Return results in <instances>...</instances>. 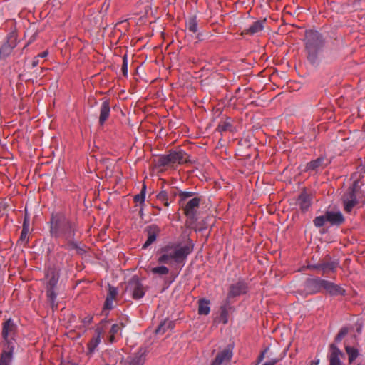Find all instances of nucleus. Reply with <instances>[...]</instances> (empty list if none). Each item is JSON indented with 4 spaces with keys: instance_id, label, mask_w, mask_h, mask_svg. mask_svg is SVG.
<instances>
[{
    "instance_id": "f257e3e1",
    "label": "nucleus",
    "mask_w": 365,
    "mask_h": 365,
    "mask_svg": "<svg viewBox=\"0 0 365 365\" xmlns=\"http://www.w3.org/2000/svg\"><path fill=\"white\" fill-rule=\"evenodd\" d=\"M48 225L50 236L61 240V247L68 251L75 250L80 255L86 253L85 246L75 240L78 232L76 220L63 212H56L51 213Z\"/></svg>"
},
{
    "instance_id": "f03ea898",
    "label": "nucleus",
    "mask_w": 365,
    "mask_h": 365,
    "mask_svg": "<svg viewBox=\"0 0 365 365\" xmlns=\"http://www.w3.org/2000/svg\"><path fill=\"white\" fill-rule=\"evenodd\" d=\"M304 45L308 61L312 66H318L320 61L319 56L324 46L322 35L317 31H306Z\"/></svg>"
},
{
    "instance_id": "7ed1b4c3",
    "label": "nucleus",
    "mask_w": 365,
    "mask_h": 365,
    "mask_svg": "<svg viewBox=\"0 0 365 365\" xmlns=\"http://www.w3.org/2000/svg\"><path fill=\"white\" fill-rule=\"evenodd\" d=\"M16 330V326L11 319L6 320L2 324L4 348L0 356V365H10L12 361L15 344L12 336Z\"/></svg>"
},
{
    "instance_id": "20e7f679",
    "label": "nucleus",
    "mask_w": 365,
    "mask_h": 365,
    "mask_svg": "<svg viewBox=\"0 0 365 365\" xmlns=\"http://www.w3.org/2000/svg\"><path fill=\"white\" fill-rule=\"evenodd\" d=\"M194 245L192 240L189 238L188 243L179 249H175L172 255H167L162 253L158 257V262L159 264H170L171 260L175 263L180 264L183 262L187 257L192 252Z\"/></svg>"
},
{
    "instance_id": "39448f33",
    "label": "nucleus",
    "mask_w": 365,
    "mask_h": 365,
    "mask_svg": "<svg viewBox=\"0 0 365 365\" xmlns=\"http://www.w3.org/2000/svg\"><path fill=\"white\" fill-rule=\"evenodd\" d=\"M348 332L349 329L347 327H342L335 336L334 342L329 345V354L328 356L329 365H341L340 357H344V354L338 348L336 344L341 342Z\"/></svg>"
},
{
    "instance_id": "423d86ee",
    "label": "nucleus",
    "mask_w": 365,
    "mask_h": 365,
    "mask_svg": "<svg viewBox=\"0 0 365 365\" xmlns=\"http://www.w3.org/2000/svg\"><path fill=\"white\" fill-rule=\"evenodd\" d=\"M339 262L338 259H331L329 255L324 259H320L317 263L308 264L307 269L316 270L321 273L322 276H329L330 274L336 272Z\"/></svg>"
},
{
    "instance_id": "0eeeda50",
    "label": "nucleus",
    "mask_w": 365,
    "mask_h": 365,
    "mask_svg": "<svg viewBox=\"0 0 365 365\" xmlns=\"http://www.w3.org/2000/svg\"><path fill=\"white\" fill-rule=\"evenodd\" d=\"M323 280L319 277H308L304 280L302 287L296 292L303 298L322 292Z\"/></svg>"
},
{
    "instance_id": "6e6552de",
    "label": "nucleus",
    "mask_w": 365,
    "mask_h": 365,
    "mask_svg": "<svg viewBox=\"0 0 365 365\" xmlns=\"http://www.w3.org/2000/svg\"><path fill=\"white\" fill-rule=\"evenodd\" d=\"M126 291L130 292L134 299H139L143 297L145 289L139 277L136 275L128 282Z\"/></svg>"
},
{
    "instance_id": "1a4fd4ad",
    "label": "nucleus",
    "mask_w": 365,
    "mask_h": 365,
    "mask_svg": "<svg viewBox=\"0 0 365 365\" xmlns=\"http://www.w3.org/2000/svg\"><path fill=\"white\" fill-rule=\"evenodd\" d=\"M108 322V321L103 319L96 327L95 329V336H93L92 339L88 343V354H93L95 351L96 347L100 344L101 336L103 334V333L105 332L106 325Z\"/></svg>"
},
{
    "instance_id": "9d476101",
    "label": "nucleus",
    "mask_w": 365,
    "mask_h": 365,
    "mask_svg": "<svg viewBox=\"0 0 365 365\" xmlns=\"http://www.w3.org/2000/svg\"><path fill=\"white\" fill-rule=\"evenodd\" d=\"M201 197H195L190 200L187 202H184L183 209L184 214L193 221L197 220V209L200 206Z\"/></svg>"
},
{
    "instance_id": "9b49d317",
    "label": "nucleus",
    "mask_w": 365,
    "mask_h": 365,
    "mask_svg": "<svg viewBox=\"0 0 365 365\" xmlns=\"http://www.w3.org/2000/svg\"><path fill=\"white\" fill-rule=\"evenodd\" d=\"M247 289V284L244 281H238L235 284H232L229 287V292L226 298L227 303L230 304L232 298L246 294Z\"/></svg>"
},
{
    "instance_id": "f8f14e48",
    "label": "nucleus",
    "mask_w": 365,
    "mask_h": 365,
    "mask_svg": "<svg viewBox=\"0 0 365 365\" xmlns=\"http://www.w3.org/2000/svg\"><path fill=\"white\" fill-rule=\"evenodd\" d=\"M232 355L233 348L229 345L217 354L215 359L211 363V365L227 364L230 361Z\"/></svg>"
},
{
    "instance_id": "ddd939ff",
    "label": "nucleus",
    "mask_w": 365,
    "mask_h": 365,
    "mask_svg": "<svg viewBox=\"0 0 365 365\" xmlns=\"http://www.w3.org/2000/svg\"><path fill=\"white\" fill-rule=\"evenodd\" d=\"M323 291H325L327 294L333 297L338 295L344 296L346 294V290L344 288L326 279L323 280L322 292Z\"/></svg>"
},
{
    "instance_id": "4468645a",
    "label": "nucleus",
    "mask_w": 365,
    "mask_h": 365,
    "mask_svg": "<svg viewBox=\"0 0 365 365\" xmlns=\"http://www.w3.org/2000/svg\"><path fill=\"white\" fill-rule=\"evenodd\" d=\"M145 231L148 235V238L143 245V249H146L151 245L156 240L161 230L157 225L153 224L146 227Z\"/></svg>"
},
{
    "instance_id": "2eb2a0df",
    "label": "nucleus",
    "mask_w": 365,
    "mask_h": 365,
    "mask_svg": "<svg viewBox=\"0 0 365 365\" xmlns=\"http://www.w3.org/2000/svg\"><path fill=\"white\" fill-rule=\"evenodd\" d=\"M145 349H140L136 354L128 356L123 365H143L145 361Z\"/></svg>"
},
{
    "instance_id": "dca6fc26",
    "label": "nucleus",
    "mask_w": 365,
    "mask_h": 365,
    "mask_svg": "<svg viewBox=\"0 0 365 365\" xmlns=\"http://www.w3.org/2000/svg\"><path fill=\"white\" fill-rule=\"evenodd\" d=\"M59 277V271L55 267L48 268L46 272V277L48 279L46 289H55L58 284Z\"/></svg>"
},
{
    "instance_id": "f3484780",
    "label": "nucleus",
    "mask_w": 365,
    "mask_h": 365,
    "mask_svg": "<svg viewBox=\"0 0 365 365\" xmlns=\"http://www.w3.org/2000/svg\"><path fill=\"white\" fill-rule=\"evenodd\" d=\"M312 196L306 191L302 192L297 199V205L302 212H307L312 205Z\"/></svg>"
},
{
    "instance_id": "a211bd4d",
    "label": "nucleus",
    "mask_w": 365,
    "mask_h": 365,
    "mask_svg": "<svg viewBox=\"0 0 365 365\" xmlns=\"http://www.w3.org/2000/svg\"><path fill=\"white\" fill-rule=\"evenodd\" d=\"M173 155V159L174 164L178 163L179 165L182 164H192L193 161L190 159V156L187 153H186L183 150L178 149L175 150H171Z\"/></svg>"
},
{
    "instance_id": "6ab92c4d",
    "label": "nucleus",
    "mask_w": 365,
    "mask_h": 365,
    "mask_svg": "<svg viewBox=\"0 0 365 365\" xmlns=\"http://www.w3.org/2000/svg\"><path fill=\"white\" fill-rule=\"evenodd\" d=\"M327 221L331 225L340 226L345 222V218L340 211H326Z\"/></svg>"
},
{
    "instance_id": "aec40b11",
    "label": "nucleus",
    "mask_w": 365,
    "mask_h": 365,
    "mask_svg": "<svg viewBox=\"0 0 365 365\" xmlns=\"http://www.w3.org/2000/svg\"><path fill=\"white\" fill-rule=\"evenodd\" d=\"M110 113V105L109 99H103L100 108V115L98 123L101 126H103L108 120Z\"/></svg>"
},
{
    "instance_id": "412c9836",
    "label": "nucleus",
    "mask_w": 365,
    "mask_h": 365,
    "mask_svg": "<svg viewBox=\"0 0 365 365\" xmlns=\"http://www.w3.org/2000/svg\"><path fill=\"white\" fill-rule=\"evenodd\" d=\"M266 19L255 21L249 28L245 29L242 31V35H254L263 30Z\"/></svg>"
},
{
    "instance_id": "4be33fe9",
    "label": "nucleus",
    "mask_w": 365,
    "mask_h": 365,
    "mask_svg": "<svg viewBox=\"0 0 365 365\" xmlns=\"http://www.w3.org/2000/svg\"><path fill=\"white\" fill-rule=\"evenodd\" d=\"M118 293L117 288L108 284V292L103 306L104 309L111 310L113 308V302L115 299Z\"/></svg>"
},
{
    "instance_id": "5701e85b",
    "label": "nucleus",
    "mask_w": 365,
    "mask_h": 365,
    "mask_svg": "<svg viewBox=\"0 0 365 365\" xmlns=\"http://www.w3.org/2000/svg\"><path fill=\"white\" fill-rule=\"evenodd\" d=\"M154 164L156 168L170 166L174 164L172 151L170 150L167 155H160L154 160Z\"/></svg>"
},
{
    "instance_id": "b1692460",
    "label": "nucleus",
    "mask_w": 365,
    "mask_h": 365,
    "mask_svg": "<svg viewBox=\"0 0 365 365\" xmlns=\"http://www.w3.org/2000/svg\"><path fill=\"white\" fill-rule=\"evenodd\" d=\"M217 130L220 133L230 132L235 133L236 129L232 123V119L227 118L225 120H221L217 128Z\"/></svg>"
},
{
    "instance_id": "393cba45",
    "label": "nucleus",
    "mask_w": 365,
    "mask_h": 365,
    "mask_svg": "<svg viewBox=\"0 0 365 365\" xmlns=\"http://www.w3.org/2000/svg\"><path fill=\"white\" fill-rule=\"evenodd\" d=\"M12 37L8 38V41L4 43L0 48V58L4 59L8 57L11 53L13 48L15 47L16 44L14 42H11V38Z\"/></svg>"
},
{
    "instance_id": "a878e982",
    "label": "nucleus",
    "mask_w": 365,
    "mask_h": 365,
    "mask_svg": "<svg viewBox=\"0 0 365 365\" xmlns=\"http://www.w3.org/2000/svg\"><path fill=\"white\" fill-rule=\"evenodd\" d=\"M324 165H326L325 158L319 157L308 163L306 165V170H317L319 168H323Z\"/></svg>"
},
{
    "instance_id": "bb28decb",
    "label": "nucleus",
    "mask_w": 365,
    "mask_h": 365,
    "mask_svg": "<svg viewBox=\"0 0 365 365\" xmlns=\"http://www.w3.org/2000/svg\"><path fill=\"white\" fill-rule=\"evenodd\" d=\"M186 28L192 33H197L198 29V21L196 15L189 16L185 23Z\"/></svg>"
},
{
    "instance_id": "cd10ccee",
    "label": "nucleus",
    "mask_w": 365,
    "mask_h": 365,
    "mask_svg": "<svg viewBox=\"0 0 365 365\" xmlns=\"http://www.w3.org/2000/svg\"><path fill=\"white\" fill-rule=\"evenodd\" d=\"M46 296L52 309H56L58 308V303L56 302L57 294L56 290L53 289H46Z\"/></svg>"
},
{
    "instance_id": "c85d7f7f",
    "label": "nucleus",
    "mask_w": 365,
    "mask_h": 365,
    "mask_svg": "<svg viewBox=\"0 0 365 365\" xmlns=\"http://www.w3.org/2000/svg\"><path fill=\"white\" fill-rule=\"evenodd\" d=\"M173 328V322L168 320L161 322L158 327L156 328L155 333V334H163L168 329Z\"/></svg>"
},
{
    "instance_id": "c756f323",
    "label": "nucleus",
    "mask_w": 365,
    "mask_h": 365,
    "mask_svg": "<svg viewBox=\"0 0 365 365\" xmlns=\"http://www.w3.org/2000/svg\"><path fill=\"white\" fill-rule=\"evenodd\" d=\"M345 351L348 354V360L349 364H351L359 356V351L357 349L350 346L349 345L345 346Z\"/></svg>"
},
{
    "instance_id": "7c9ffc66",
    "label": "nucleus",
    "mask_w": 365,
    "mask_h": 365,
    "mask_svg": "<svg viewBox=\"0 0 365 365\" xmlns=\"http://www.w3.org/2000/svg\"><path fill=\"white\" fill-rule=\"evenodd\" d=\"M209 304L210 302L208 300L204 299H200L198 306V314L207 315L210 311Z\"/></svg>"
},
{
    "instance_id": "2f4dec72",
    "label": "nucleus",
    "mask_w": 365,
    "mask_h": 365,
    "mask_svg": "<svg viewBox=\"0 0 365 365\" xmlns=\"http://www.w3.org/2000/svg\"><path fill=\"white\" fill-rule=\"evenodd\" d=\"M179 245H180L177 243H169L161 247L159 252L167 255H172L173 252L175 250V249H179L180 247Z\"/></svg>"
},
{
    "instance_id": "473e14b6",
    "label": "nucleus",
    "mask_w": 365,
    "mask_h": 365,
    "mask_svg": "<svg viewBox=\"0 0 365 365\" xmlns=\"http://www.w3.org/2000/svg\"><path fill=\"white\" fill-rule=\"evenodd\" d=\"M195 195L193 192H187V191H181L179 192L178 195L180 197L179 205L180 207H183L184 202L187 198L192 197Z\"/></svg>"
},
{
    "instance_id": "72a5a7b5",
    "label": "nucleus",
    "mask_w": 365,
    "mask_h": 365,
    "mask_svg": "<svg viewBox=\"0 0 365 365\" xmlns=\"http://www.w3.org/2000/svg\"><path fill=\"white\" fill-rule=\"evenodd\" d=\"M145 192H146V185L145 184H143L140 192L134 196V198H133L134 202L136 203L139 202L140 204H143L145 202Z\"/></svg>"
},
{
    "instance_id": "f704fd0d",
    "label": "nucleus",
    "mask_w": 365,
    "mask_h": 365,
    "mask_svg": "<svg viewBox=\"0 0 365 365\" xmlns=\"http://www.w3.org/2000/svg\"><path fill=\"white\" fill-rule=\"evenodd\" d=\"M157 199L159 201H161L163 202L164 205L165 207H168L170 203L168 202L169 200V194L168 192L166 190H162L157 195Z\"/></svg>"
},
{
    "instance_id": "c9c22d12",
    "label": "nucleus",
    "mask_w": 365,
    "mask_h": 365,
    "mask_svg": "<svg viewBox=\"0 0 365 365\" xmlns=\"http://www.w3.org/2000/svg\"><path fill=\"white\" fill-rule=\"evenodd\" d=\"M151 272L154 274L163 276L169 273V269L167 267L162 265L152 268Z\"/></svg>"
},
{
    "instance_id": "e433bc0d",
    "label": "nucleus",
    "mask_w": 365,
    "mask_h": 365,
    "mask_svg": "<svg viewBox=\"0 0 365 365\" xmlns=\"http://www.w3.org/2000/svg\"><path fill=\"white\" fill-rule=\"evenodd\" d=\"M350 200H357L356 192L354 191V189H347L346 192L341 197L342 202Z\"/></svg>"
},
{
    "instance_id": "4c0bfd02",
    "label": "nucleus",
    "mask_w": 365,
    "mask_h": 365,
    "mask_svg": "<svg viewBox=\"0 0 365 365\" xmlns=\"http://www.w3.org/2000/svg\"><path fill=\"white\" fill-rule=\"evenodd\" d=\"M228 308H230V304H227L226 300L225 304L220 307V317L224 324L227 323Z\"/></svg>"
},
{
    "instance_id": "58836bf2",
    "label": "nucleus",
    "mask_w": 365,
    "mask_h": 365,
    "mask_svg": "<svg viewBox=\"0 0 365 365\" xmlns=\"http://www.w3.org/2000/svg\"><path fill=\"white\" fill-rule=\"evenodd\" d=\"M344 205V210L346 212H351L353 208L359 203L358 200H350L347 201L342 202Z\"/></svg>"
},
{
    "instance_id": "ea45409f",
    "label": "nucleus",
    "mask_w": 365,
    "mask_h": 365,
    "mask_svg": "<svg viewBox=\"0 0 365 365\" xmlns=\"http://www.w3.org/2000/svg\"><path fill=\"white\" fill-rule=\"evenodd\" d=\"M326 222H327L326 218V212L324 213V215L316 217L313 220L314 225L317 227H322Z\"/></svg>"
},
{
    "instance_id": "a19ab883",
    "label": "nucleus",
    "mask_w": 365,
    "mask_h": 365,
    "mask_svg": "<svg viewBox=\"0 0 365 365\" xmlns=\"http://www.w3.org/2000/svg\"><path fill=\"white\" fill-rule=\"evenodd\" d=\"M121 71L124 76H126L128 74V59H127V54L125 53L123 56V63L121 67Z\"/></svg>"
},
{
    "instance_id": "79ce46f5",
    "label": "nucleus",
    "mask_w": 365,
    "mask_h": 365,
    "mask_svg": "<svg viewBox=\"0 0 365 365\" xmlns=\"http://www.w3.org/2000/svg\"><path fill=\"white\" fill-rule=\"evenodd\" d=\"M28 233L29 230H22L19 241L27 242L29 240Z\"/></svg>"
},
{
    "instance_id": "37998d69",
    "label": "nucleus",
    "mask_w": 365,
    "mask_h": 365,
    "mask_svg": "<svg viewBox=\"0 0 365 365\" xmlns=\"http://www.w3.org/2000/svg\"><path fill=\"white\" fill-rule=\"evenodd\" d=\"M269 347L265 348L261 354L258 356L256 365L259 364L264 358L266 353L269 351Z\"/></svg>"
},
{
    "instance_id": "c03bdc74",
    "label": "nucleus",
    "mask_w": 365,
    "mask_h": 365,
    "mask_svg": "<svg viewBox=\"0 0 365 365\" xmlns=\"http://www.w3.org/2000/svg\"><path fill=\"white\" fill-rule=\"evenodd\" d=\"M269 347L265 348L261 354L258 356L256 365L259 364L264 358L266 353L269 351Z\"/></svg>"
},
{
    "instance_id": "a18cd8bd",
    "label": "nucleus",
    "mask_w": 365,
    "mask_h": 365,
    "mask_svg": "<svg viewBox=\"0 0 365 365\" xmlns=\"http://www.w3.org/2000/svg\"><path fill=\"white\" fill-rule=\"evenodd\" d=\"M22 230H29V219L27 216V213L26 212L25 214V217H24V222H23V226H22Z\"/></svg>"
},
{
    "instance_id": "49530a36",
    "label": "nucleus",
    "mask_w": 365,
    "mask_h": 365,
    "mask_svg": "<svg viewBox=\"0 0 365 365\" xmlns=\"http://www.w3.org/2000/svg\"><path fill=\"white\" fill-rule=\"evenodd\" d=\"M348 189H354L355 192H358L360 190V185H359V180H355L351 186H350Z\"/></svg>"
},
{
    "instance_id": "de8ad7c7",
    "label": "nucleus",
    "mask_w": 365,
    "mask_h": 365,
    "mask_svg": "<svg viewBox=\"0 0 365 365\" xmlns=\"http://www.w3.org/2000/svg\"><path fill=\"white\" fill-rule=\"evenodd\" d=\"M120 329V327L118 324H114L112 325L111 328H110V334H115L118 332V331Z\"/></svg>"
},
{
    "instance_id": "09e8293b",
    "label": "nucleus",
    "mask_w": 365,
    "mask_h": 365,
    "mask_svg": "<svg viewBox=\"0 0 365 365\" xmlns=\"http://www.w3.org/2000/svg\"><path fill=\"white\" fill-rule=\"evenodd\" d=\"M281 359L277 358V359H272L270 361H266L263 365H276Z\"/></svg>"
},
{
    "instance_id": "8fccbe9b",
    "label": "nucleus",
    "mask_w": 365,
    "mask_h": 365,
    "mask_svg": "<svg viewBox=\"0 0 365 365\" xmlns=\"http://www.w3.org/2000/svg\"><path fill=\"white\" fill-rule=\"evenodd\" d=\"M93 317L91 315H88L87 317H85L83 319V323L85 325L90 324L92 322Z\"/></svg>"
},
{
    "instance_id": "3c124183",
    "label": "nucleus",
    "mask_w": 365,
    "mask_h": 365,
    "mask_svg": "<svg viewBox=\"0 0 365 365\" xmlns=\"http://www.w3.org/2000/svg\"><path fill=\"white\" fill-rule=\"evenodd\" d=\"M168 194H169V200H170V202H173L174 199L175 198V197L178 195L177 192L173 190H170V191L168 192Z\"/></svg>"
},
{
    "instance_id": "603ef678",
    "label": "nucleus",
    "mask_w": 365,
    "mask_h": 365,
    "mask_svg": "<svg viewBox=\"0 0 365 365\" xmlns=\"http://www.w3.org/2000/svg\"><path fill=\"white\" fill-rule=\"evenodd\" d=\"M358 169L359 170V172H360V173H365V160H364V163H361V164L359 166Z\"/></svg>"
},
{
    "instance_id": "864d4df0",
    "label": "nucleus",
    "mask_w": 365,
    "mask_h": 365,
    "mask_svg": "<svg viewBox=\"0 0 365 365\" xmlns=\"http://www.w3.org/2000/svg\"><path fill=\"white\" fill-rule=\"evenodd\" d=\"M38 56H36L32 61V66L36 67L38 64Z\"/></svg>"
},
{
    "instance_id": "5fc2aeb1",
    "label": "nucleus",
    "mask_w": 365,
    "mask_h": 365,
    "mask_svg": "<svg viewBox=\"0 0 365 365\" xmlns=\"http://www.w3.org/2000/svg\"><path fill=\"white\" fill-rule=\"evenodd\" d=\"M47 55H48V51H43V52L39 53L37 56H38V58H44L46 56H47Z\"/></svg>"
},
{
    "instance_id": "6e6d98bb",
    "label": "nucleus",
    "mask_w": 365,
    "mask_h": 365,
    "mask_svg": "<svg viewBox=\"0 0 365 365\" xmlns=\"http://www.w3.org/2000/svg\"><path fill=\"white\" fill-rule=\"evenodd\" d=\"M115 334H110V336H109V341L110 343H113L115 341Z\"/></svg>"
},
{
    "instance_id": "4d7b16f0",
    "label": "nucleus",
    "mask_w": 365,
    "mask_h": 365,
    "mask_svg": "<svg viewBox=\"0 0 365 365\" xmlns=\"http://www.w3.org/2000/svg\"><path fill=\"white\" fill-rule=\"evenodd\" d=\"M319 364V359H315L311 362V365H318Z\"/></svg>"
},
{
    "instance_id": "13d9d810",
    "label": "nucleus",
    "mask_w": 365,
    "mask_h": 365,
    "mask_svg": "<svg viewBox=\"0 0 365 365\" xmlns=\"http://www.w3.org/2000/svg\"><path fill=\"white\" fill-rule=\"evenodd\" d=\"M155 208H156L157 210H158L159 211L161 210V208H160V207H155Z\"/></svg>"
},
{
    "instance_id": "bf43d9fd",
    "label": "nucleus",
    "mask_w": 365,
    "mask_h": 365,
    "mask_svg": "<svg viewBox=\"0 0 365 365\" xmlns=\"http://www.w3.org/2000/svg\"><path fill=\"white\" fill-rule=\"evenodd\" d=\"M364 131H365V123L364 124Z\"/></svg>"
}]
</instances>
